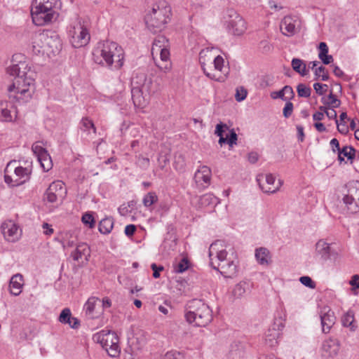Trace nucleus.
<instances>
[{
	"label": "nucleus",
	"mask_w": 359,
	"mask_h": 359,
	"mask_svg": "<svg viewBox=\"0 0 359 359\" xmlns=\"http://www.w3.org/2000/svg\"><path fill=\"white\" fill-rule=\"evenodd\" d=\"M12 62L8 68V73L15 77L8 89L9 97L20 102H26L34 93L36 72L30 62L22 54L14 55Z\"/></svg>",
	"instance_id": "1"
},
{
	"label": "nucleus",
	"mask_w": 359,
	"mask_h": 359,
	"mask_svg": "<svg viewBox=\"0 0 359 359\" xmlns=\"http://www.w3.org/2000/svg\"><path fill=\"white\" fill-rule=\"evenodd\" d=\"M209 257L212 267L224 277L231 278L236 273L237 266L233 250L224 241L218 240L210 245Z\"/></svg>",
	"instance_id": "2"
},
{
	"label": "nucleus",
	"mask_w": 359,
	"mask_h": 359,
	"mask_svg": "<svg viewBox=\"0 0 359 359\" xmlns=\"http://www.w3.org/2000/svg\"><path fill=\"white\" fill-rule=\"evenodd\" d=\"M93 54L95 62L112 70L120 69L124 63L123 49L114 41L99 42Z\"/></svg>",
	"instance_id": "3"
},
{
	"label": "nucleus",
	"mask_w": 359,
	"mask_h": 359,
	"mask_svg": "<svg viewBox=\"0 0 359 359\" xmlns=\"http://www.w3.org/2000/svg\"><path fill=\"white\" fill-rule=\"evenodd\" d=\"M186 321L196 327H205L212 320V311L210 306L199 299L191 301L185 310Z\"/></svg>",
	"instance_id": "4"
},
{
	"label": "nucleus",
	"mask_w": 359,
	"mask_h": 359,
	"mask_svg": "<svg viewBox=\"0 0 359 359\" xmlns=\"http://www.w3.org/2000/svg\"><path fill=\"white\" fill-rule=\"evenodd\" d=\"M170 15V6L165 1L154 5L145 16L147 28L154 33L161 31L168 23Z\"/></svg>",
	"instance_id": "5"
},
{
	"label": "nucleus",
	"mask_w": 359,
	"mask_h": 359,
	"mask_svg": "<svg viewBox=\"0 0 359 359\" xmlns=\"http://www.w3.org/2000/svg\"><path fill=\"white\" fill-rule=\"evenodd\" d=\"M151 55L156 66L163 72L171 68L170 60V43L164 36H158L151 48Z\"/></svg>",
	"instance_id": "6"
},
{
	"label": "nucleus",
	"mask_w": 359,
	"mask_h": 359,
	"mask_svg": "<svg viewBox=\"0 0 359 359\" xmlns=\"http://www.w3.org/2000/svg\"><path fill=\"white\" fill-rule=\"evenodd\" d=\"M94 339L100 343L110 357H117L121 348L118 345L119 339L113 332L102 331L94 336Z\"/></svg>",
	"instance_id": "7"
},
{
	"label": "nucleus",
	"mask_w": 359,
	"mask_h": 359,
	"mask_svg": "<svg viewBox=\"0 0 359 359\" xmlns=\"http://www.w3.org/2000/svg\"><path fill=\"white\" fill-rule=\"evenodd\" d=\"M224 18L226 27L229 33L233 36H240L246 32L248 29L246 22L235 11H228Z\"/></svg>",
	"instance_id": "8"
},
{
	"label": "nucleus",
	"mask_w": 359,
	"mask_h": 359,
	"mask_svg": "<svg viewBox=\"0 0 359 359\" xmlns=\"http://www.w3.org/2000/svg\"><path fill=\"white\" fill-rule=\"evenodd\" d=\"M31 15L34 24L36 26H43L55 20L58 15L54 9L32 4Z\"/></svg>",
	"instance_id": "9"
},
{
	"label": "nucleus",
	"mask_w": 359,
	"mask_h": 359,
	"mask_svg": "<svg viewBox=\"0 0 359 359\" xmlns=\"http://www.w3.org/2000/svg\"><path fill=\"white\" fill-rule=\"evenodd\" d=\"M223 57L218 55L211 62L210 69L208 65L203 68L204 74L212 80L224 82L227 78L228 69L224 67Z\"/></svg>",
	"instance_id": "10"
},
{
	"label": "nucleus",
	"mask_w": 359,
	"mask_h": 359,
	"mask_svg": "<svg viewBox=\"0 0 359 359\" xmlns=\"http://www.w3.org/2000/svg\"><path fill=\"white\" fill-rule=\"evenodd\" d=\"M348 192L343 198L347 210L350 213L359 211V181L350 182L348 185Z\"/></svg>",
	"instance_id": "11"
},
{
	"label": "nucleus",
	"mask_w": 359,
	"mask_h": 359,
	"mask_svg": "<svg viewBox=\"0 0 359 359\" xmlns=\"http://www.w3.org/2000/svg\"><path fill=\"white\" fill-rule=\"evenodd\" d=\"M131 86L139 87L149 97L159 90V85L144 73H137L132 79Z\"/></svg>",
	"instance_id": "12"
},
{
	"label": "nucleus",
	"mask_w": 359,
	"mask_h": 359,
	"mask_svg": "<svg viewBox=\"0 0 359 359\" xmlns=\"http://www.w3.org/2000/svg\"><path fill=\"white\" fill-rule=\"evenodd\" d=\"M67 194L66 188L61 181H55L51 183L47 189L44 200L50 203L58 205L62 203Z\"/></svg>",
	"instance_id": "13"
},
{
	"label": "nucleus",
	"mask_w": 359,
	"mask_h": 359,
	"mask_svg": "<svg viewBox=\"0 0 359 359\" xmlns=\"http://www.w3.org/2000/svg\"><path fill=\"white\" fill-rule=\"evenodd\" d=\"M4 238L9 243L18 241L22 236V229L19 224L12 219L4 221L1 225Z\"/></svg>",
	"instance_id": "14"
},
{
	"label": "nucleus",
	"mask_w": 359,
	"mask_h": 359,
	"mask_svg": "<svg viewBox=\"0 0 359 359\" xmlns=\"http://www.w3.org/2000/svg\"><path fill=\"white\" fill-rule=\"evenodd\" d=\"M340 349V341L337 338L330 337L322 342L319 353L323 359H334L338 356Z\"/></svg>",
	"instance_id": "15"
},
{
	"label": "nucleus",
	"mask_w": 359,
	"mask_h": 359,
	"mask_svg": "<svg viewBox=\"0 0 359 359\" xmlns=\"http://www.w3.org/2000/svg\"><path fill=\"white\" fill-rule=\"evenodd\" d=\"M70 41L74 48H80L88 44L90 34L88 29L81 23L74 26L69 31Z\"/></svg>",
	"instance_id": "16"
},
{
	"label": "nucleus",
	"mask_w": 359,
	"mask_h": 359,
	"mask_svg": "<svg viewBox=\"0 0 359 359\" xmlns=\"http://www.w3.org/2000/svg\"><path fill=\"white\" fill-rule=\"evenodd\" d=\"M32 150L37 157L43 170L46 172L50 170L53 167V162L48 151L44 148L43 142H36L32 144Z\"/></svg>",
	"instance_id": "17"
},
{
	"label": "nucleus",
	"mask_w": 359,
	"mask_h": 359,
	"mask_svg": "<svg viewBox=\"0 0 359 359\" xmlns=\"http://www.w3.org/2000/svg\"><path fill=\"white\" fill-rule=\"evenodd\" d=\"M257 181L260 189L267 194L276 192L282 185L281 180L276 181L275 177L271 174L260 175L257 177Z\"/></svg>",
	"instance_id": "18"
},
{
	"label": "nucleus",
	"mask_w": 359,
	"mask_h": 359,
	"mask_svg": "<svg viewBox=\"0 0 359 359\" xmlns=\"http://www.w3.org/2000/svg\"><path fill=\"white\" fill-rule=\"evenodd\" d=\"M301 22L298 17L287 15L281 20L280 28L283 34L287 36L294 35L300 29Z\"/></svg>",
	"instance_id": "19"
},
{
	"label": "nucleus",
	"mask_w": 359,
	"mask_h": 359,
	"mask_svg": "<svg viewBox=\"0 0 359 359\" xmlns=\"http://www.w3.org/2000/svg\"><path fill=\"white\" fill-rule=\"evenodd\" d=\"M320 318L323 332L328 333L336 321L334 311L328 306H325L320 309Z\"/></svg>",
	"instance_id": "20"
},
{
	"label": "nucleus",
	"mask_w": 359,
	"mask_h": 359,
	"mask_svg": "<svg viewBox=\"0 0 359 359\" xmlns=\"http://www.w3.org/2000/svg\"><path fill=\"white\" fill-rule=\"evenodd\" d=\"M84 310L89 318H98L102 314L101 300L96 297H90L84 305Z\"/></svg>",
	"instance_id": "21"
},
{
	"label": "nucleus",
	"mask_w": 359,
	"mask_h": 359,
	"mask_svg": "<svg viewBox=\"0 0 359 359\" xmlns=\"http://www.w3.org/2000/svg\"><path fill=\"white\" fill-rule=\"evenodd\" d=\"M43 42L46 43V52L48 56L56 55L61 49V41L57 35H48L46 33V37L41 39Z\"/></svg>",
	"instance_id": "22"
},
{
	"label": "nucleus",
	"mask_w": 359,
	"mask_h": 359,
	"mask_svg": "<svg viewBox=\"0 0 359 359\" xmlns=\"http://www.w3.org/2000/svg\"><path fill=\"white\" fill-rule=\"evenodd\" d=\"M6 172H13L14 177L18 180V182H22V183H23L28 178L31 171L27 168L18 166L17 162L14 161L7 164Z\"/></svg>",
	"instance_id": "23"
},
{
	"label": "nucleus",
	"mask_w": 359,
	"mask_h": 359,
	"mask_svg": "<svg viewBox=\"0 0 359 359\" xmlns=\"http://www.w3.org/2000/svg\"><path fill=\"white\" fill-rule=\"evenodd\" d=\"M131 95L135 107L143 109L148 104L149 97L139 87L131 86Z\"/></svg>",
	"instance_id": "24"
},
{
	"label": "nucleus",
	"mask_w": 359,
	"mask_h": 359,
	"mask_svg": "<svg viewBox=\"0 0 359 359\" xmlns=\"http://www.w3.org/2000/svg\"><path fill=\"white\" fill-rule=\"evenodd\" d=\"M212 176L211 170L206 165L200 166L194 175V180L198 185L209 184Z\"/></svg>",
	"instance_id": "25"
},
{
	"label": "nucleus",
	"mask_w": 359,
	"mask_h": 359,
	"mask_svg": "<svg viewBox=\"0 0 359 359\" xmlns=\"http://www.w3.org/2000/svg\"><path fill=\"white\" fill-rule=\"evenodd\" d=\"M218 55L217 50L214 48H206L203 49L199 53V61L202 68L208 65V69H210L212 61Z\"/></svg>",
	"instance_id": "26"
},
{
	"label": "nucleus",
	"mask_w": 359,
	"mask_h": 359,
	"mask_svg": "<svg viewBox=\"0 0 359 359\" xmlns=\"http://www.w3.org/2000/svg\"><path fill=\"white\" fill-rule=\"evenodd\" d=\"M74 260L80 263L88 261L90 257V248L86 243H81L76 246V250L72 253Z\"/></svg>",
	"instance_id": "27"
},
{
	"label": "nucleus",
	"mask_w": 359,
	"mask_h": 359,
	"mask_svg": "<svg viewBox=\"0 0 359 359\" xmlns=\"http://www.w3.org/2000/svg\"><path fill=\"white\" fill-rule=\"evenodd\" d=\"M1 116L5 121H12L17 116V110L14 106L8 102H1Z\"/></svg>",
	"instance_id": "28"
},
{
	"label": "nucleus",
	"mask_w": 359,
	"mask_h": 359,
	"mask_svg": "<svg viewBox=\"0 0 359 359\" xmlns=\"http://www.w3.org/2000/svg\"><path fill=\"white\" fill-rule=\"evenodd\" d=\"M23 285V276L20 273L13 275L10 280V292L14 296H18L22 292Z\"/></svg>",
	"instance_id": "29"
},
{
	"label": "nucleus",
	"mask_w": 359,
	"mask_h": 359,
	"mask_svg": "<svg viewBox=\"0 0 359 359\" xmlns=\"http://www.w3.org/2000/svg\"><path fill=\"white\" fill-rule=\"evenodd\" d=\"M46 37V32H42L37 34L33 38L32 50L35 54L46 55V43L41 40L42 38Z\"/></svg>",
	"instance_id": "30"
},
{
	"label": "nucleus",
	"mask_w": 359,
	"mask_h": 359,
	"mask_svg": "<svg viewBox=\"0 0 359 359\" xmlns=\"http://www.w3.org/2000/svg\"><path fill=\"white\" fill-rule=\"evenodd\" d=\"M316 255L323 261L327 260L330 257L331 248L330 244L323 240H320L316 244Z\"/></svg>",
	"instance_id": "31"
},
{
	"label": "nucleus",
	"mask_w": 359,
	"mask_h": 359,
	"mask_svg": "<svg viewBox=\"0 0 359 359\" xmlns=\"http://www.w3.org/2000/svg\"><path fill=\"white\" fill-rule=\"evenodd\" d=\"M59 321L62 323L68 324L72 328H77L79 325V320L72 317L71 311L67 308L62 311L59 316Z\"/></svg>",
	"instance_id": "32"
},
{
	"label": "nucleus",
	"mask_w": 359,
	"mask_h": 359,
	"mask_svg": "<svg viewBox=\"0 0 359 359\" xmlns=\"http://www.w3.org/2000/svg\"><path fill=\"white\" fill-rule=\"evenodd\" d=\"M341 323L343 326L348 327L352 332L355 331L358 327L355 320L354 313L351 310L344 314L341 318Z\"/></svg>",
	"instance_id": "33"
},
{
	"label": "nucleus",
	"mask_w": 359,
	"mask_h": 359,
	"mask_svg": "<svg viewBox=\"0 0 359 359\" xmlns=\"http://www.w3.org/2000/svg\"><path fill=\"white\" fill-rule=\"evenodd\" d=\"M255 257L257 261L262 265H268L271 259L269 251L265 248L257 249Z\"/></svg>",
	"instance_id": "34"
},
{
	"label": "nucleus",
	"mask_w": 359,
	"mask_h": 359,
	"mask_svg": "<svg viewBox=\"0 0 359 359\" xmlns=\"http://www.w3.org/2000/svg\"><path fill=\"white\" fill-rule=\"evenodd\" d=\"M80 129L88 135L91 133L96 134V128L92 120L88 118H83L80 122Z\"/></svg>",
	"instance_id": "35"
},
{
	"label": "nucleus",
	"mask_w": 359,
	"mask_h": 359,
	"mask_svg": "<svg viewBox=\"0 0 359 359\" xmlns=\"http://www.w3.org/2000/svg\"><path fill=\"white\" fill-rule=\"evenodd\" d=\"M322 102L330 108H337L341 104V101L331 92L328 96L322 98Z\"/></svg>",
	"instance_id": "36"
},
{
	"label": "nucleus",
	"mask_w": 359,
	"mask_h": 359,
	"mask_svg": "<svg viewBox=\"0 0 359 359\" xmlns=\"http://www.w3.org/2000/svg\"><path fill=\"white\" fill-rule=\"evenodd\" d=\"M114 226L113 220L110 218H105L99 224V231L101 233L107 234L111 232Z\"/></svg>",
	"instance_id": "37"
},
{
	"label": "nucleus",
	"mask_w": 359,
	"mask_h": 359,
	"mask_svg": "<svg viewBox=\"0 0 359 359\" xmlns=\"http://www.w3.org/2000/svg\"><path fill=\"white\" fill-rule=\"evenodd\" d=\"M292 67L293 69L302 76L307 74L306 66L304 62L298 58H294L292 60Z\"/></svg>",
	"instance_id": "38"
},
{
	"label": "nucleus",
	"mask_w": 359,
	"mask_h": 359,
	"mask_svg": "<svg viewBox=\"0 0 359 359\" xmlns=\"http://www.w3.org/2000/svg\"><path fill=\"white\" fill-rule=\"evenodd\" d=\"M347 118L346 112H342L339 116V121L336 119V124L338 131L341 134H346L348 132V127L346 125L345 119Z\"/></svg>",
	"instance_id": "39"
},
{
	"label": "nucleus",
	"mask_w": 359,
	"mask_h": 359,
	"mask_svg": "<svg viewBox=\"0 0 359 359\" xmlns=\"http://www.w3.org/2000/svg\"><path fill=\"white\" fill-rule=\"evenodd\" d=\"M217 198L211 194H206L200 198V205L201 206H209L217 203Z\"/></svg>",
	"instance_id": "40"
},
{
	"label": "nucleus",
	"mask_w": 359,
	"mask_h": 359,
	"mask_svg": "<svg viewBox=\"0 0 359 359\" xmlns=\"http://www.w3.org/2000/svg\"><path fill=\"white\" fill-rule=\"evenodd\" d=\"M158 201V196L155 192H149L142 200V203L145 207H150Z\"/></svg>",
	"instance_id": "41"
},
{
	"label": "nucleus",
	"mask_w": 359,
	"mask_h": 359,
	"mask_svg": "<svg viewBox=\"0 0 359 359\" xmlns=\"http://www.w3.org/2000/svg\"><path fill=\"white\" fill-rule=\"evenodd\" d=\"M230 130H231L226 123L220 122L219 123L217 124L215 127V135L217 136L222 135L223 137L225 135L226 137V135H228L226 133L229 132Z\"/></svg>",
	"instance_id": "42"
},
{
	"label": "nucleus",
	"mask_w": 359,
	"mask_h": 359,
	"mask_svg": "<svg viewBox=\"0 0 359 359\" xmlns=\"http://www.w3.org/2000/svg\"><path fill=\"white\" fill-rule=\"evenodd\" d=\"M297 94L302 97H309L311 95V89L303 83H299L297 87Z\"/></svg>",
	"instance_id": "43"
},
{
	"label": "nucleus",
	"mask_w": 359,
	"mask_h": 359,
	"mask_svg": "<svg viewBox=\"0 0 359 359\" xmlns=\"http://www.w3.org/2000/svg\"><path fill=\"white\" fill-rule=\"evenodd\" d=\"M4 180L6 183L11 186H18L22 184V182H18L13 172H6V168H5Z\"/></svg>",
	"instance_id": "44"
},
{
	"label": "nucleus",
	"mask_w": 359,
	"mask_h": 359,
	"mask_svg": "<svg viewBox=\"0 0 359 359\" xmlns=\"http://www.w3.org/2000/svg\"><path fill=\"white\" fill-rule=\"evenodd\" d=\"M57 0H34L32 4L38 5L42 7H48L54 9V6Z\"/></svg>",
	"instance_id": "45"
},
{
	"label": "nucleus",
	"mask_w": 359,
	"mask_h": 359,
	"mask_svg": "<svg viewBox=\"0 0 359 359\" xmlns=\"http://www.w3.org/2000/svg\"><path fill=\"white\" fill-rule=\"evenodd\" d=\"M189 268V261L187 258H182L175 266L177 273H182Z\"/></svg>",
	"instance_id": "46"
},
{
	"label": "nucleus",
	"mask_w": 359,
	"mask_h": 359,
	"mask_svg": "<svg viewBox=\"0 0 359 359\" xmlns=\"http://www.w3.org/2000/svg\"><path fill=\"white\" fill-rule=\"evenodd\" d=\"M314 74L317 77L321 78L322 81H327L329 79L325 68L322 65L315 69Z\"/></svg>",
	"instance_id": "47"
},
{
	"label": "nucleus",
	"mask_w": 359,
	"mask_h": 359,
	"mask_svg": "<svg viewBox=\"0 0 359 359\" xmlns=\"http://www.w3.org/2000/svg\"><path fill=\"white\" fill-rule=\"evenodd\" d=\"M81 221L84 224L88 225L90 229L93 228L95 226V222L94 217L90 213L84 214L82 216Z\"/></svg>",
	"instance_id": "48"
},
{
	"label": "nucleus",
	"mask_w": 359,
	"mask_h": 359,
	"mask_svg": "<svg viewBox=\"0 0 359 359\" xmlns=\"http://www.w3.org/2000/svg\"><path fill=\"white\" fill-rule=\"evenodd\" d=\"M278 332L276 330H272L271 333L266 335L265 341L270 346H273L277 343Z\"/></svg>",
	"instance_id": "49"
},
{
	"label": "nucleus",
	"mask_w": 359,
	"mask_h": 359,
	"mask_svg": "<svg viewBox=\"0 0 359 359\" xmlns=\"http://www.w3.org/2000/svg\"><path fill=\"white\" fill-rule=\"evenodd\" d=\"M136 164L142 169H147L149 165V159L142 155H139L137 158Z\"/></svg>",
	"instance_id": "50"
},
{
	"label": "nucleus",
	"mask_w": 359,
	"mask_h": 359,
	"mask_svg": "<svg viewBox=\"0 0 359 359\" xmlns=\"http://www.w3.org/2000/svg\"><path fill=\"white\" fill-rule=\"evenodd\" d=\"M248 92L243 87L236 88L235 98L236 101L241 102L247 97Z\"/></svg>",
	"instance_id": "51"
},
{
	"label": "nucleus",
	"mask_w": 359,
	"mask_h": 359,
	"mask_svg": "<svg viewBox=\"0 0 359 359\" xmlns=\"http://www.w3.org/2000/svg\"><path fill=\"white\" fill-rule=\"evenodd\" d=\"M245 283H238L236 285L233 293V295L236 297H241L243 295V294L245 292Z\"/></svg>",
	"instance_id": "52"
},
{
	"label": "nucleus",
	"mask_w": 359,
	"mask_h": 359,
	"mask_svg": "<svg viewBox=\"0 0 359 359\" xmlns=\"http://www.w3.org/2000/svg\"><path fill=\"white\" fill-rule=\"evenodd\" d=\"M355 150L352 147H344L341 150V154H343L344 156L348 158V159H353L355 156Z\"/></svg>",
	"instance_id": "53"
},
{
	"label": "nucleus",
	"mask_w": 359,
	"mask_h": 359,
	"mask_svg": "<svg viewBox=\"0 0 359 359\" xmlns=\"http://www.w3.org/2000/svg\"><path fill=\"white\" fill-rule=\"evenodd\" d=\"M299 281L302 285L309 288L314 289L316 287L315 282L309 276H302Z\"/></svg>",
	"instance_id": "54"
},
{
	"label": "nucleus",
	"mask_w": 359,
	"mask_h": 359,
	"mask_svg": "<svg viewBox=\"0 0 359 359\" xmlns=\"http://www.w3.org/2000/svg\"><path fill=\"white\" fill-rule=\"evenodd\" d=\"M282 90L284 95V100H290L293 98L294 93L292 87L290 86H285Z\"/></svg>",
	"instance_id": "55"
},
{
	"label": "nucleus",
	"mask_w": 359,
	"mask_h": 359,
	"mask_svg": "<svg viewBox=\"0 0 359 359\" xmlns=\"http://www.w3.org/2000/svg\"><path fill=\"white\" fill-rule=\"evenodd\" d=\"M292 111H293V104L288 101L286 102L285 107L283 108V116L285 118H288L292 115Z\"/></svg>",
	"instance_id": "56"
},
{
	"label": "nucleus",
	"mask_w": 359,
	"mask_h": 359,
	"mask_svg": "<svg viewBox=\"0 0 359 359\" xmlns=\"http://www.w3.org/2000/svg\"><path fill=\"white\" fill-rule=\"evenodd\" d=\"M229 133L230 135L229 136L228 135V144L231 147L237 143V134L233 130H231Z\"/></svg>",
	"instance_id": "57"
},
{
	"label": "nucleus",
	"mask_w": 359,
	"mask_h": 359,
	"mask_svg": "<svg viewBox=\"0 0 359 359\" xmlns=\"http://www.w3.org/2000/svg\"><path fill=\"white\" fill-rule=\"evenodd\" d=\"M319 53H318V57H323V56H325V55H327L328 53V47L327 44L325 42H320L319 43Z\"/></svg>",
	"instance_id": "58"
},
{
	"label": "nucleus",
	"mask_w": 359,
	"mask_h": 359,
	"mask_svg": "<svg viewBox=\"0 0 359 359\" xmlns=\"http://www.w3.org/2000/svg\"><path fill=\"white\" fill-rule=\"evenodd\" d=\"M151 268L153 270V276L155 278H158L160 277V271H162L164 268L163 266H157L156 264H152L151 265Z\"/></svg>",
	"instance_id": "59"
},
{
	"label": "nucleus",
	"mask_w": 359,
	"mask_h": 359,
	"mask_svg": "<svg viewBox=\"0 0 359 359\" xmlns=\"http://www.w3.org/2000/svg\"><path fill=\"white\" fill-rule=\"evenodd\" d=\"M349 284L352 286V290L359 289V276L353 275L349 281Z\"/></svg>",
	"instance_id": "60"
},
{
	"label": "nucleus",
	"mask_w": 359,
	"mask_h": 359,
	"mask_svg": "<svg viewBox=\"0 0 359 359\" xmlns=\"http://www.w3.org/2000/svg\"><path fill=\"white\" fill-rule=\"evenodd\" d=\"M180 353L175 352V351H169V352H167L163 355L162 359H180Z\"/></svg>",
	"instance_id": "61"
},
{
	"label": "nucleus",
	"mask_w": 359,
	"mask_h": 359,
	"mask_svg": "<svg viewBox=\"0 0 359 359\" xmlns=\"http://www.w3.org/2000/svg\"><path fill=\"white\" fill-rule=\"evenodd\" d=\"M327 86L325 84H321L320 83H316L313 84V88L316 90V92L322 95L324 94V88H327Z\"/></svg>",
	"instance_id": "62"
},
{
	"label": "nucleus",
	"mask_w": 359,
	"mask_h": 359,
	"mask_svg": "<svg viewBox=\"0 0 359 359\" xmlns=\"http://www.w3.org/2000/svg\"><path fill=\"white\" fill-rule=\"evenodd\" d=\"M136 231V226L134 224H128L125 227V234L128 236H132Z\"/></svg>",
	"instance_id": "63"
},
{
	"label": "nucleus",
	"mask_w": 359,
	"mask_h": 359,
	"mask_svg": "<svg viewBox=\"0 0 359 359\" xmlns=\"http://www.w3.org/2000/svg\"><path fill=\"white\" fill-rule=\"evenodd\" d=\"M111 306V302L108 297H104L101 300V308L102 309V313L105 309L109 308Z\"/></svg>",
	"instance_id": "64"
}]
</instances>
